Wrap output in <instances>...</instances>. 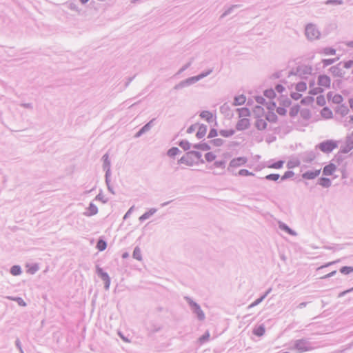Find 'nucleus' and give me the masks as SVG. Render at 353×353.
Listing matches in <instances>:
<instances>
[{
  "label": "nucleus",
  "mask_w": 353,
  "mask_h": 353,
  "mask_svg": "<svg viewBox=\"0 0 353 353\" xmlns=\"http://www.w3.org/2000/svg\"><path fill=\"white\" fill-rule=\"evenodd\" d=\"M157 211V209L156 208H150L148 211L143 213L140 217L139 221L141 222L144 221L145 220L149 219L151 216H152Z\"/></svg>",
  "instance_id": "21"
},
{
  "label": "nucleus",
  "mask_w": 353,
  "mask_h": 353,
  "mask_svg": "<svg viewBox=\"0 0 353 353\" xmlns=\"http://www.w3.org/2000/svg\"><path fill=\"white\" fill-rule=\"evenodd\" d=\"M207 125L205 124H201L199 127L198 131L196 134V137L197 139H202L207 132Z\"/></svg>",
  "instance_id": "19"
},
{
  "label": "nucleus",
  "mask_w": 353,
  "mask_h": 353,
  "mask_svg": "<svg viewBox=\"0 0 353 353\" xmlns=\"http://www.w3.org/2000/svg\"><path fill=\"white\" fill-rule=\"evenodd\" d=\"M199 81L196 76L189 77L185 80L180 81L178 84L175 85L174 87V90H180L185 87H188L192 84L196 83Z\"/></svg>",
  "instance_id": "6"
},
{
  "label": "nucleus",
  "mask_w": 353,
  "mask_h": 353,
  "mask_svg": "<svg viewBox=\"0 0 353 353\" xmlns=\"http://www.w3.org/2000/svg\"><path fill=\"white\" fill-rule=\"evenodd\" d=\"M239 175L240 176H254V174L252 172H250L246 169H241L239 171Z\"/></svg>",
  "instance_id": "61"
},
{
  "label": "nucleus",
  "mask_w": 353,
  "mask_h": 353,
  "mask_svg": "<svg viewBox=\"0 0 353 353\" xmlns=\"http://www.w3.org/2000/svg\"><path fill=\"white\" fill-rule=\"evenodd\" d=\"M345 143L353 149V132L346 137Z\"/></svg>",
  "instance_id": "60"
},
{
  "label": "nucleus",
  "mask_w": 353,
  "mask_h": 353,
  "mask_svg": "<svg viewBox=\"0 0 353 353\" xmlns=\"http://www.w3.org/2000/svg\"><path fill=\"white\" fill-rule=\"evenodd\" d=\"M39 268L38 264L34 263L32 265L28 270V272L30 274H34L38 270Z\"/></svg>",
  "instance_id": "56"
},
{
  "label": "nucleus",
  "mask_w": 353,
  "mask_h": 353,
  "mask_svg": "<svg viewBox=\"0 0 353 353\" xmlns=\"http://www.w3.org/2000/svg\"><path fill=\"white\" fill-rule=\"evenodd\" d=\"M246 101V98L243 94L236 96L234 99V105H241L244 104Z\"/></svg>",
  "instance_id": "32"
},
{
  "label": "nucleus",
  "mask_w": 353,
  "mask_h": 353,
  "mask_svg": "<svg viewBox=\"0 0 353 353\" xmlns=\"http://www.w3.org/2000/svg\"><path fill=\"white\" fill-rule=\"evenodd\" d=\"M336 61V59H324L322 60L323 68H325L330 65L333 64Z\"/></svg>",
  "instance_id": "54"
},
{
  "label": "nucleus",
  "mask_w": 353,
  "mask_h": 353,
  "mask_svg": "<svg viewBox=\"0 0 353 353\" xmlns=\"http://www.w3.org/2000/svg\"><path fill=\"white\" fill-rule=\"evenodd\" d=\"M321 114L325 119H331L333 117L332 110L327 107H324L321 110Z\"/></svg>",
  "instance_id": "27"
},
{
  "label": "nucleus",
  "mask_w": 353,
  "mask_h": 353,
  "mask_svg": "<svg viewBox=\"0 0 353 353\" xmlns=\"http://www.w3.org/2000/svg\"><path fill=\"white\" fill-rule=\"evenodd\" d=\"M179 145L185 151L190 149L192 144L188 140H181L179 142Z\"/></svg>",
  "instance_id": "39"
},
{
  "label": "nucleus",
  "mask_w": 353,
  "mask_h": 353,
  "mask_svg": "<svg viewBox=\"0 0 353 353\" xmlns=\"http://www.w3.org/2000/svg\"><path fill=\"white\" fill-rule=\"evenodd\" d=\"M300 106L299 105L296 104L290 108L289 114L291 117L294 118L298 114Z\"/></svg>",
  "instance_id": "41"
},
{
  "label": "nucleus",
  "mask_w": 353,
  "mask_h": 353,
  "mask_svg": "<svg viewBox=\"0 0 353 353\" xmlns=\"http://www.w3.org/2000/svg\"><path fill=\"white\" fill-rule=\"evenodd\" d=\"M253 113L256 118H260L263 115L264 109L260 105H256L253 109Z\"/></svg>",
  "instance_id": "33"
},
{
  "label": "nucleus",
  "mask_w": 353,
  "mask_h": 353,
  "mask_svg": "<svg viewBox=\"0 0 353 353\" xmlns=\"http://www.w3.org/2000/svg\"><path fill=\"white\" fill-rule=\"evenodd\" d=\"M264 96L270 99H272L276 97V93L273 89H268L264 91Z\"/></svg>",
  "instance_id": "46"
},
{
  "label": "nucleus",
  "mask_w": 353,
  "mask_h": 353,
  "mask_svg": "<svg viewBox=\"0 0 353 353\" xmlns=\"http://www.w3.org/2000/svg\"><path fill=\"white\" fill-rule=\"evenodd\" d=\"M210 143H212V145H214V146L219 147L223 144L224 141L222 139L217 138V139L211 140L210 141Z\"/></svg>",
  "instance_id": "53"
},
{
  "label": "nucleus",
  "mask_w": 353,
  "mask_h": 353,
  "mask_svg": "<svg viewBox=\"0 0 353 353\" xmlns=\"http://www.w3.org/2000/svg\"><path fill=\"white\" fill-rule=\"evenodd\" d=\"M236 110L239 112V117H249L250 115V111L248 108H238Z\"/></svg>",
  "instance_id": "36"
},
{
  "label": "nucleus",
  "mask_w": 353,
  "mask_h": 353,
  "mask_svg": "<svg viewBox=\"0 0 353 353\" xmlns=\"http://www.w3.org/2000/svg\"><path fill=\"white\" fill-rule=\"evenodd\" d=\"M255 127L259 130H263L267 128V123L265 120L258 118L255 122Z\"/></svg>",
  "instance_id": "26"
},
{
  "label": "nucleus",
  "mask_w": 353,
  "mask_h": 353,
  "mask_svg": "<svg viewBox=\"0 0 353 353\" xmlns=\"http://www.w3.org/2000/svg\"><path fill=\"white\" fill-rule=\"evenodd\" d=\"M265 119L270 123H276L278 120V117L274 112L270 111L265 115Z\"/></svg>",
  "instance_id": "29"
},
{
  "label": "nucleus",
  "mask_w": 353,
  "mask_h": 353,
  "mask_svg": "<svg viewBox=\"0 0 353 353\" xmlns=\"http://www.w3.org/2000/svg\"><path fill=\"white\" fill-rule=\"evenodd\" d=\"M280 105L288 108L292 104V101L285 95H281L279 99Z\"/></svg>",
  "instance_id": "20"
},
{
  "label": "nucleus",
  "mask_w": 353,
  "mask_h": 353,
  "mask_svg": "<svg viewBox=\"0 0 353 353\" xmlns=\"http://www.w3.org/2000/svg\"><path fill=\"white\" fill-rule=\"evenodd\" d=\"M316 150H311V151H306L301 155L302 161L305 163H311L312 162L316 157Z\"/></svg>",
  "instance_id": "9"
},
{
  "label": "nucleus",
  "mask_w": 353,
  "mask_h": 353,
  "mask_svg": "<svg viewBox=\"0 0 353 353\" xmlns=\"http://www.w3.org/2000/svg\"><path fill=\"white\" fill-rule=\"evenodd\" d=\"M321 173V169L314 170H307L302 174L301 176L303 179L312 180L317 177Z\"/></svg>",
  "instance_id": "11"
},
{
  "label": "nucleus",
  "mask_w": 353,
  "mask_h": 353,
  "mask_svg": "<svg viewBox=\"0 0 353 353\" xmlns=\"http://www.w3.org/2000/svg\"><path fill=\"white\" fill-rule=\"evenodd\" d=\"M324 54L327 55H334L336 53V50L332 48H325L323 49Z\"/></svg>",
  "instance_id": "63"
},
{
  "label": "nucleus",
  "mask_w": 353,
  "mask_h": 353,
  "mask_svg": "<svg viewBox=\"0 0 353 353\" xmlns=\"http://www.w3.org/2000/svg\"><path fill=\"white\" fill-rule=\"evenodd\" d=\"M205 159L208 162H212L216 159V155L213 152H209L205 154Z\"/></svg>",
  "instance_id": "55"
},
{
  "label": "nucleus",
  "mask_w": 353,
  "mask_h": 353,
  "mask_svg": "<svg viewBox=\"0 0 353 353\" xmlns=\"http://www.w3.org/2000/svg\"><path fill=\"white\" fill-rule=\"evenodd\" d=\"M314 99L313 97L311 96H307L304 98H303L301 101V103L303 105H308L313 103Z\"/></svg>",
  "instance_id": "43"
},
{
  "label": "nucleus",
  "mask_w": 353,
  "mask_h": 353,
  "mask_svg": "<svg viewBox=\"0 0 353 353\" xmlns=\"http://www.w3.org/2000/svg\"><path fill=\"white\" fill-rule=\"evenodd\" d=\"M155 121H156V119H152L141 128V129L144 133L150 130V129L152 128V126H154Z\"/></svg>",
  "instance_id": "38"
},
{
  "label": "nucleus",
  "mask_w": 353,
  "mask_h": 353,
  "mask_svg": "<svg viewBox=\"0 0 353 353\" xmlns=\"http://www.w3.org/2000/svg\"><path fill=\"white\" fill-rule=\"evenodd\" d=\"M271 291H272V288H269L263 295H261L259 298H258L253 303H252L248 306V308L255 307L257 305H259V303H261L266 298V296L271 292Z\"/></svg>",
  "instance_id": "17"
},
{
  "label": "nucleus",
  "mask_w": 353,
  "mask_h": 353,
  "mask_svg": "<svg viewBox=\"0 0 353 353\" xmlns=\"http://www.w3.org/2000/svg\"><path fill=\"white\" fill-rule=\"evenodd\" d=\"M294 172L292 170L286 171L283 176H281V181L287 180L294 176Z\"/></svg>",
  "instance_id": "51"
},
{
  "label": "nucleus",
  "mask_w": 353,
  "mask_h": 353,
  "mask_svg": "<svg viewBox=\"0 0 353 353\" xmlns=\"http://www.w3.org/2000/svg\"><path fill=\"white\" fill-rule=\"evenodd\" d=\"M10 272L13 276H19L22 273L21 268L19 265H14L11 267Z\"/></svg>",
  "instance_id": "30"
},
{
  "label": "nucleus",
  "mask_w": 353,
  "mask_h": 353,
  "mask_svg": "<svg viewBox=\"0 0 353 353\" xmlns=\"http://www.w3.org/2000/svg\"><path fill=\"white\" fill-rule=\"evenodd\" d=\"M279 228L282 230L283 231H285L289 234L294 235L295 232L291 229L288 225H287L285 223H279Z\"/></svg>",
  "instance_id": "35"
},
{
  "label": "nucleus",
  "mask_w": 353,
  "mask_h": 353,
  "mask_svg": "<svg viewBox=\"0 0 353 353\" xmlns=\"http://www.w3.org/2000/svg\"><path fill=\"white\" fill-rule=\"evenodd\" d=\"M247 161V158L243 157L234 158L232 159L231 161L230 162V165L228 170H229L230 167L236 168L243 165L245 163H246Z\"/></svg>",
  "instance_id": "12"
},
{
  "label": "nucleus",
  "mask_w": 353,
  "mask_h": 353,
  "mask_svg": "<svg viewBox=\"0 0 353 353\" xmlns=\"http://www.w3.org/2000/svg\"><path fill=\"white\" fill-rule=\"evenodd\" d=\"M343 100V97L339 94H336L332 98V102L336 104H340Z\"/></svg>",
  "instance_id": "57"
},
{
  "label": "nucleus",
  "mask_w": 353,
  "mask_h": 353,
  "mask_svg": "<svg viewBox=\"0 0 353 353\" xmlns=\"http://www.w3.org/2000/svg\"><path fill=\"white\" fill-rule=\"evenodd\" d=\"M340 272L343 274H349L353 272L352 266H343L340 269Z\"/></svg>",
  "instance_id": "47"
},
{
  "label": "nucleus",
  "mask_w": 353,
  "mask_h": 353,
  "mask_svg": "<svg viewBox=\"0 0 353 353\" xmlns=\"http://www.w3.org/2000/svg\"><path fill=\"white\" fill-rule=\"evenodd\" d=\"M283 164H284V161L279 160L273 163L268 165V167L270 168L280 169L283 167Z\"/></svg>",
  "instance_id": "42"
},
{
  "label": "nucleus",
  "mask_w": 353,
  "mask_h": 353,
  "mask_svg": "<svg viewBox=\"0 0 353 353\" xmlns=\"http://www.w3.org/2000/svg\"><path fill=\"white\" fill-rule=\"evenodd\" d=\"M323 92V90L320 87H316L313 89H311L309 92V93L312 95H316L319 93H321Z\"/></svg>",
  "instance_id": "64"
},
{
  "label": "nucleus",
  "mask_w": 353,
  "mask_h": 353,
  "mask_svg": "<svg viewBox=\"0 0 353 353\" xmlns=\"http://www.w3.org/2000/svg\"><path fill=\"white\" fill-rule=\"evenodd\" d=\"M96 248L101 252L103 251L107 248V242L104 239L100 238L97 242Z\"/></svg>",
  "instance_id": "31"
},
{
  "label": "nucleus",
  "mask_w": 353,
  "mask_h": 353,
  "mask_svg": "<svg viewBox=\"0 0 353 353\" xmlns=\"http://www.w3.org/2000/svg\"><path fill=\"white\" fill-rule=\"evenodd\" d=\"M240 7L241 5L239 4L230 6L225 10L224 12L221 14V18H224L225 17L230 14L235 9L239 8Z\"/></svg>",
  "instance_id": "25"
},
{
  "label": "nucleus",
  "mask_w": 353,
  "mask_h": 353,
  "mask_svg": "<svg viewBox=\"0 0 353 353\" xmlns=\"http://www.w3.org/2000/svg\"><path fill=\"white\" fill-rule=\"evenodd\" d=\"M295 89L297 92H304L307 89L306 83L304 81H300L297 83Z\"/></svg>",
  "instance_id": "44"
},
{
  "label": "nucleus",
  "mask_w": 353,
  "mask_h": 353,
  "mask_svg": "<svg viewBox=\"0 0 353 353\" xmlns=\"http://www.w3.org/2000/svg\"><path fill=\"white\" fill-rule=\"evenodd\" d=\"M312 70V67L305 65H299L296 67V72L299 73V76L301 77V78L304 75L310 74Z\"/></svg>",
  "instance_id": "14"
},
{
  "label": "nucleus",
  "mask_w": 353,
  "mask_h": 353,
  "mask_svg": "<svg viewBox=\"0 0 353 353\" xmlns=\"http://www.w3.org/2000/svg\"><path fill=\"white\" fill-rule=\"evenodd\" d=\"M192 148L196 150H200L202 151H208L211 149L210 145L205 142H201L199 143H195L192 145Z\"/></svg>",
  "instance_id": "22"
},
{
  "label": "nucleus",
  "mask_w": 353,
  "mask_h": 353,
  "mask_svg": "<svg viewBox=\"0 0 353 353\" xmlns=\"http://www.w3.org/2000/svg\"><path fill=\"white\" fill-rule=\"evenodd\" d=\"M305 34L306 37L311 41L318 39L321 35V33L316 26L312 23L306 26Z\"/></svg>",
  "instance_id": "5"
},
{
  "label": "nucleus",
  "mask_w": 353,
  "mask_h": 353,
  "mask_svg": "<svg viewBox=\"0 0 353 353\" xmlns=\"http://www.w3.org/2000/svg\"><path fill=\"white\" fill-rule=\"evenodd\" d=\"M312 343L306 339H298L294 341V349L299 353L313 350Z\"/></svg>",
  "instance_id": "4"
},
{
  "label": "nucleus",
  "mask_w": 353,
  "mask_h": 353,
  "mask_svg": "<svg viewBox=\"0 0 353 353\" xmlns=\"http://www.w3.org/2000/svg\"><path fill=\"white\" fill-rule=\"evenodd\" d=\"M225 163H226V161L225 160L216 161L213 163V165L211 167V168L212 167H214V168H220L224 169L225 167Z\"/></svg>",
  "instance_id": "49"
},
{
  "label": "nucleus",
  "mask_w": 353,
  "mask_h": 353,
  "mask_svg": "<svg viewBox=\"0 0 353 353\" xmlns=\"http://www.w3.org/2000/svg\"><path fill=\"white\" fill-rule=\"evenodd\" d=\"M337 147L338 143L336 141L332 139H327L316 145V150L319 149L321 152L328 154L332 152Z\"/></svg>",
  "instance_id": "3"
},
{
  "label": "nucleus",
  "mask_w": 353,
  "mask_h": 353,
  "mask_svg": "<svg viewBox=\"0 0 353 353\" xmlns=\"http://www.w3.org/2000/svg\"><path fill=\"white\" fill-rule=\"evenodd\" d=\"M132 257L134 259H137L139 261H142V254L141 251L139 247L137 246L134 248L133 253H132Z\"/></svg>",
  "instance_id": "34"
},
{
  "label": "nucleus",
  "mask_w": 353,
  "mask_h": 353,
  "mask_svg": "<svg viewBox=\"0 0 353 353\" xmlns=\"http://www.w3.org/2000/svg\"><path fill=\"white\" fill-rule=\"evenodd\" d=\"M185 300L188 303L192 312L196 316L199 321H203L205 319V315L203 311L201 310V306L194 301L192 298L189 296H185Z\"/></svg>",
  "instance_id": "2"
},
{
  "label": "nucleus",
  "mask_w": 353,
  "mask_h": 353,
  "mask_svg": "<svg viewBox=\"0 0 353 353\" xmlns=\"http://www.w3.org/2000/svg\"><path fill=\"white\" fill-rule=\"evenodd\" d=\"M317 83L319 86L329 88L330 87L331 79L330 77L326 74H320L318 77Z\"/></svg>",
  "instance_id": "10"
},
{
  "label": "nucleus",
  "mask_w": 353,
  "mask_h": 353,
  "mask_svg": "<svg viewBox=\"0 0 353 353\" xmlns=\"http://www.w3.org/2000/svg\"><path fill=\"white\" fill-rule=\"evenodd\" d=\"M265 332V328L263 324H261L253 329L252 333L257 336H262Z\"/></svg>",
  "instance_id": "24"
},
{
  "label": "nucleus",
  "mask_w": 353,
  "mask_h": 353,
  "mask_svg": "<svg viewBox=\"0 0 353 353\" xmlns=\"http://www.w3.org/2000/svg\"><path fill=\"white\" fill-rule=\"evenodd\" d=\"M325 99L324 96L319 95L316 97V103L320 106H323L325 104Z\"/></svg>",
  "instance_id": "62"
},
{
  "label": "nucleus",
  "mask_w": 353,
  "mask_h": 353,
  "mask_svg": "<svg viewBox=\"0 0 353 353\" xmlns=\"http://www.w3.org/2000/svg\"><path fill=\"white\" fill-rule=\"evenodd\" d=\"M329 72L333 77L339 78H343L345 74V72L342 68V62H339L336 65L330 68Z\"/></svg>",
  "instance_id": "7"
},
{
  "label": "nucleus",
  "mask_w": 353,
  "mask_h": 353,
  "mask_svg": "<svg viewBox=\"0 0 353 353\" xmlns=\"http://www.w3.org/2000/svg\"><path fill=\"white\" fill-rule=\"evenodd\" d=\"M219 134L223 137H230L234 134L235 131L233 129L230 130H221L219 132Z\"/></svg>",
  "instance_id": "37"
},
{
  "label": "nucleus",
  "mask_w": 353,
  "mask_h": 353,
  "mask_svg": "<svg viewBox=\"0 0 353 353\" xmlns=\"http://www.w3.org/2000/svg\"><path fill=\"white\" fill-rule=\"evenodd\" d=\"M349 112V109L345 105H342L341 106H340L339 108V109L337 110V112H339L340 114H341L342 116H345L346 114H347Z\"/></svg>",
  "instance_id": "50"
},
{
  "label": "nucleus",
  "mask_w": 353,
  "mask_h": 353,
  "mask_svg": "<svg viewBox=\"0 0 353 353\" xmlns=\"http://www.w3.org/2000/svg\"><path fill=\"white\" fill-rule=\"evenodd\" d=\"M336 166L332 163H330L328 165H325L323 169V174L325 176L332 175L333 173L336 171Z\"/></svg>",
  "instance_id": "16"
},
{
  "label": "nucleus",
  "mask_w": 353,
  "mask_h": 353,
  "mask_svg": "<svg viewBox=\"0 0 353 353\" xmlns=\"http://www.w3.org/2000/svg\"><path fill=\"white\" fill-rule=\"evenodd\" d=\"M96 273L101 279L104 281L110 278L108 274L103 271V270L99 265H96Z\"/></svg>",
  "instance_id": "18"
},
{
  "label": "nucleus",
  "mask_w": 353,
  "mask_h": 353,
  "mask_svg": "<svg viewBox=\"0 0 353 353\" xmlns=\"http://www.w3.org/2000/svg\"><path fill=\"white\" fill-rule=\"evenodd\" d=\"M198 163H204L205 161L202 159L201 152L196 150L187 152L185 155L178 160L179 164H185L188 166H192Z\"/></svg>",
  "instance_id": "1"
},
{
  "label": "nucleus",
  "mask_w": 353,
  "mask_h": 353,
  "mask_svg": "<svg viewBox=\"0 0 353 353\" xmlns=\"http://www.w3.org/2000/svg\"><path fill=\"white\" fill-rule=\"evenodd\" d=\"M250 125V120L247 118H243L238 121L236 125V129L238 131H242L248 129Z\"/></svg>",
  "instance_id": "13"
},
{
  "label": "nucleus",
  "mask_w": 353,
  "mask_h": 353,
  "mask_svg": "<svg viewBox=\"0 0 353 353\" xmlns=\"http://www.w3.org/2000/svg\"><path fill=\"white\" fill-rule=\"evenodd\" d=\"M317 184L321 185L323 188H327L331 186L332 181L329 178L321 177L318 179Z\"/></svg>",
  "instance_id": "23"
},
{
  "label": "nucleus",
  "mask_w": 353,
  "mask_h": 353,
  "mask_svg": "<svg viewBox=\"0 0 353 353\" xmlns=\"http://www.w3.org/2000/svg\"><path fill=\"white\" fill-rule=\"evenodd\" d=\"M281 178V176L279 174H270L266 175L264 179L268 181H277Z\"/></svg>",
  "instance_id": "45"
},
{
  "label": "nucleus",
  "mask_w": 353,
  "mask_h": 353,
  "mask_svg": "<svg viewBox=\"0 0 353 353\" xmlns=\"http://www.w3.org/2000/svg\"><path fill=\"white\" fill-rule=\"evenodd\" d=\"M103 161V169L105 172V178L110 177L111 176V162L109 159V154L105 153L101 158Z\"/></svg>",
  "instance_id": "8"
},
{
  "label": "nucleus",
  "mask_w": 353,
  "mask_h": 353,
  "mask_svg": "<svg viewBox=\"0 0 353 353\" xmlns=\"http://www.w3.org/2000/svg\"><path fill=\"white\" fill-rule=\"evenodd\" d=\"M201 119H203L206 120L208 123H210L212 121L213 115L212 112L208 110H203L200 113V115Z\"/></svg>",
  "instance_id": "28"
},
{
  "label": "nucleus",
  "mask_w": 353,
  "mask_h": 353,
  "mask_svg": "<svg viewBox=\"0 0 353 353\" xmlns=\"http://www.w3.org/2000/svg\"><path fill=\"white\" fill-rule=\"evenodd\" d=\"M352 150V147H350L347 143H345L344 145L341 146L339 153L347 154Z\"/></svg>",
  "instance_id": "48"
},
{
  "label": "nucleus",
  "mask_w": 353,
  "mask_h": 353,
  "mask_svg": "<svg viewBox=\"0 0 353 353\" xmlns=\"http://www.w3.org/2000/svg\"><path fill=\"white\" fill-rule=\"evenodd\" d=\"M301 116L304 119H309L311 117L310 111L307 109H303L301 111Z\"/></svg>",
  "instance_id": "52"
},
{
  "label": "nucleus",
  "mask_w": 353,
  "mask_h": 353,
  "mask_svg": "<svg viewBox=\"0 0 353 353\" xmlns=\"http://www.w3.org/2000/svg\"><path fill=\"white\" fill-rule=\"evenodd\" d=\"M95 200L100 201L103 203H106L108 201V199L104 198V196L102 194V191L101 190L100 192L96 196Z\"/></svg>",
  "instance_id": "59"
},
{
  "label": "nucleus",
  "mask_w": 353,
  "mask_h": 353,
  "mask_svg": "<svg viewBox=\"0 0 353 353\" xmlns=\"http://www.w3.org/2000/svg\"><path fill=\"white\" fill-rule=\"evenodd\" d=\"M98 213V208L92 202H90L87 210L83 212V215L86 216H92Z\"/></svg>",
  "instance_id": "15"
},
{
  "label": "nucleus",
  "mask_w": 353,
  "mask_h": 353,
  "mask_svg": "<svg viewBox=\"0 0 353 353\" xmlns=\"http://www.w3.org/2000/svg\"><path fill=\"white\" fill-rule=\"evenodd\" d=\"M212 71H213L212 69H209L207 71L203 72L200 73L199 75H196V77L198 78V80L199 81V80L203 79L204 77L208 76L209 74H210L212 72Z\"/></svg>",
  "instance_id": "58"
},
{
  "label": "nucleus",
  "mask_w": 353,
  "mask_h": 353,
  "mask_svg": "<svg viewBox=\"0 0 353 353\" xmlns=\"http://www.w3.org/2000/svg\"><path fill=\"white\" fill-rule=\"evenodd\" d=\"M180 152L179 149L177 147H172L167 152V155L171 158L174 157Z\"/></svg>",
  "instance_id": "40"
}]
</instances>
